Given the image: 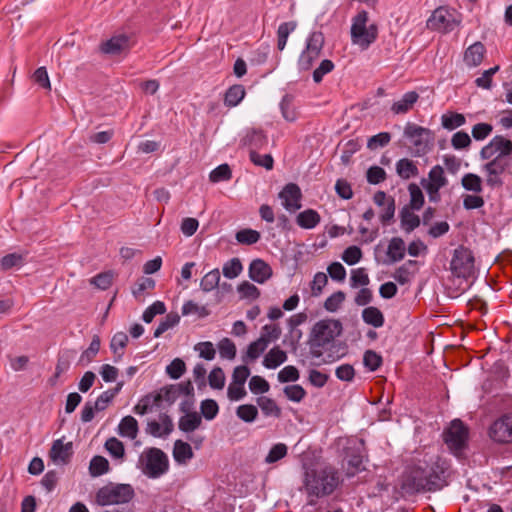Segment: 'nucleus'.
<instances>
[{"label": "nucleus", "mask_w": 512, "mask_h": 512, "mask_svg": "<svg viewBox=\"0 0 512 512\" xmlns=\"http://www.w3.org/2000/svg\"><path fill=\"white\" fill-rule=\"evenodd\" d=\"M468 435V427L459 419L453 420L443 432L445 444L456 456H459L467 447Z\"/></svg>", "instance_id": "nucleus-8"}, {"label": "nucleus", "mask_w": 512, "mask_h": 512, "mask_svg": "<svg viewBox=\"0 0 512 512\" xmlns=\"http://www.w3.org/2000/svg\"><path fill=\"white\" fill-rule=\"evenodd\" d=\"M100 349V338L96 335L93 337L89 347L81 354L80 362L82 364L90 363L97 355Z\"/></svg>", "instance_id": "nucleus-53"}, {"label": "nucleus", "mask_w": 512, "mask_h": 512, "mask_svg": "<svg viewBox=\"0 0 512 512\" xmlns=\"http://www.w3.org/2000/svg\"><path fill=\"white\" fill-rule=\"evenodd\" d=\"M267 345L265 344L263 339H257L251 342L248 347L245 355L242 357L243 362L248 363L250 361H254L267 349Z\"/></svg>", "instance_id": "nucleus-32"}, {"label": "nucleus", "mask_w": 512, "mask_h": 512, "mask_svg": "<svg viewBox=\"0 0 512 512\" xmlns=\"http://www.w3.org/2000/svg\"><path fill=\"white\" fill-rule=\"evenodd\" d=\"M200 409H201V413L203 414L204 418L207 420L214 419L219 412L218 404L213 399H206V400L202 401Z\"/></svg>", "instance_id": "nucleus-60"}, {"label": "nucleus", "mask_w": 512, "mask_h": 512, "mask_svg": "<svg viewBox=\"0 0 512 512\" xmlns=\"http://www.w3.org/2000/svg\"><path fill=\"white\" fill-rule=\"evenodd\" d=\"M281 336V328L277 324H266L262 327L259 339H263L268 346Z\"/></svg>", "instance_id": "nucleus-42"}, {"label": "nucleus", "mask_w": 512, "mask_h": 512, "mask_svg": "<svg viewBox=\"0 0 512 512\" xmlns=\"http://www.w3.org/2000/svg\"><path fill=\"white\" fill-rule=\"evenodd\" d=\"M118 431L123 437L135 439L138 434L137 420L132 416H125L118 426Z\"/></svg>", "instance_id": "nucleus-28"}, {"label": "nucleus", "mask_w": 512, "mask_h": 512, "mask_svg": "<svg viewBox=\"0 0 512 512\" xmlns=\"http://www.w3.org/2000/svg\"><path fill=\"white\" fill-rule=\"evenodd\" d=\"M421 184L424 188L430 190H440L448 184L444 169L440 165L431 168L428 173V179H422Z\"/></svg>", "instance_id": "nucleus-17"}, {"label": "nucleus", "mask_w": 512, "mask_h": 512, "mask_svg": "<svg viewBox=\"0 0 512 512\" xmlns=\"http://www.w3.org/2000/svg\"><path fill=\"white\" fill-rule=\"evenodd\" d=\"M72 443H63L62 439L53 442L49 457L56 464H67L72 456Z\"/></svg>", "instance_id": "nucleus-16"}, {"label": "nucleus", "mask_w": 512, "mask_h": 512, "mask_svg": "<svg viewBox=\"0 0 512 512\" xmlns=\"http://www.w3.org/2000/svg\"><path fill=\"white\" fill-rule=\"evenodd\" d=\"M226 377L221 367H214L208 375V383L212 389L221 390L225 386Z\"/></svg>", "instance_id": "nucleus-46"}, {"label": "nucleus", "mask_w": 512, "mask_h": 512, "mask_svg": "<svg viewBox=\"0 0 512 512\" xmlns=\"http://www.w3.org/2000/svg\"><path fill=\"white\" fill-rule=\"evenodd\" d=\"M260 237L261 236L258 231L249 229V228L242 229V230L238 231L235 235L236 240L240 244H245V245H252V244L257 243L260 240Z\"/></svg>", "instance_id": "nucleus-48"}, {"label": "nucleus", "mask_w": 512, "mask_h": 512, "mask_svg": "<svg viewBox=\"0 0 512 512\" xmlns=\"http://www.w3.org/2000/svg\"><path fill=\"white\" fill-rule=\"evenodd\" d=\"M296 28V22L290 21V22H284L279 25L277 30V48L278 50L282 51L284 50L288 37L291 32H293Z\"/></svg>", "instance_id": "nucleus-35"}, {"label": "nucleus", "mask_w": 512, "mask_h": 512, "mask_svg": "<svg viewBox=\"0 0 512 512\" xmlns=\"http://www.w3.org/2000/svg\"><path fill=\"white\" fill-rule=\"evenodd\" d=\"M338 484L339 475L332 466L307 470L304 479V489L308 495V505H316L315 498L331 494Z\"/></svg>", "instance_id": "nucleus-1"}, {"label": "nucleus", "mask_w": 512, "mask_h": 512, "mask_svg": "<svg viewBox=\"0 0 512 512\" xmlns=\"http://www.w3.org/2000/svg\"><path fill=\"white\" fill-rule=\"evenodd\" d=\"M105 449L113 458L123 461L125 456V448L120 440L115 437L107 439L105 442Z\"/></svg>", "instance_id": "nucleus-40"}, {"label": "nucleus", "mask_w": 512, "mask_h": 512, "mask_svg": "<svg viewBox=\"0 0 512 512\" xmlns=\"http://www.w3.org/2000/svg\"><path fill=\"white\" fill-rule=\"evenodd\" d=\"M362 319L366 324L375 328L382 327L384 324L383 313L374 306H369L362 311Z\"/></svg>", "instance_id": "nucleus-27"}, {"label": "nucleus", "mask_w": 512, "mask_h": 512, "mask_svg": "<svg viewBox=\"0 0 512 512\" xmlns=\"http://www.w3.org/2000/svg\"><path fill=\"white\" fill-rule=\"evenodd\" d=\"M180 321V316L177 313H169L166 315L163 321L160 322L158 327L154 331V337H160L168 329L176 326Z\"/></svg>", "instance_id": "nucleus-47"}, {"label": "nucleus", "mask_w": 512, "mask_h": 512, "mask_svg": "<svg viewBox=\"0 0 512 512\" xmlns=\"http://www.w3.org/2000/svg\"><path fill=\"white\" fill-rule=\"evenodd\" d=\"M485 52V46L481 42H475L466 49L464 62L469 67H476L483 61Z\"/></svg>", "instance_id": "nucleus-19"}, {"label": "nucleus", "mask_w": 512, "mask_h": 512, "mask_svg": "<svg viewBox=\"0 0 512 512\" xmlns=\"http://www.w3.org/2000/svg\"><path fill=\"white\" fill-rule=\"evenodd\" d=\"M415 264L416 261L408 260L395 270L393 278L401 285L409 283L414 275V272L411 271V267L415 266Z\"/></svg>", "instance_id": "nucleus-31"}, {"label": "nucleus", "mask_w": 512, "mask_h": 512, "mask_svg": "<svg viewBox=\"0 0 512 512\" xmlns=\"http://www.w3.org/2000/svg\"><path fill=\"white\" fill-rule=\"evenodd\" d=\"M412 210L413 209L405 206L400 211L401 228L407 233L412 232L420 225L419 216L416 215Z\"/></svg>", "instance_id": "nucleus-26"}, {"label": "nucleus", "mask_w": 512, "mask_h": 512, "mask_svg": "<svg viewBox=\"0 0 512 512\" xmlns=\"http://www.w3.org/2000/svg\"><path fill=\"white\" fill-rule=\"evenodd\" d=\"M220 357L227 360H233L236 357L237 349L235 343L229 338H223L218 342Z\"/></svg>", "instance_id": "nucleus-39"}, {"label": "nucleus", "mask_w": 512, "mask_h": 512, "mask_svg": "<svg viewBox=\"0 0 512 512\" xmlns=\"http://www.w3.org/2000/svg\"><path fill=\"white\" fill-rule=\"evenodd\" d=\"M408 191L410 195L409 208L413 210H420L424 205V195L420 187L415 183H410Z\"/></svg>", "instance_id": "nucleus-38"}, {"label": "nucleus", "mask_w": 512, "mask_h": 512, "mask_svg": "<svg viewBox=\"0 0 512 512\" xmlns=\"http://www.w3.org/2000/svg\"><path fill=\"white\" fill-rule=\"evenodd\" d=\"M139 467L144 475L156 479L168 471L169 460L161 449L155 447L148 448L140 455Z\"/></svg>", "instance_id": "nucleus-4"}, {"label": "nucleus", "mask_w": 512, "mask_h": 512, "mask_svg": "<svg viewBox=\"0 0 512 512\" xmlns=\"http://www.w3.org/2000/svg\"><path fill=\"white\" fill-rule=\"evenodd\" d=\"M201 422V417L197 413H188L180 418L179 429L183 432H192L200 426Z\"/></svg>", "instance_id": "nucleus-36"}, {"label": "nucleus", "mask_w": 512, "mask_h": 512, "mask_svg": "<svg viewBox=\"0 0 512 512\" xmlns=\"http://www.w3.org/2000/svg\"><path fill=\"white\" fill-rule=\"evenodd\" d=\"M108 460L100 455L94 456L89 464V473L92 477H99L109 472Z\"/></svg>", "instance_id": "nucleus-30"}, {"label": "nucleus", "mask_w": 512, "mask_h": 512, "mask_svg": "<svg viewBox=\"0 0 512 512\" xmlns=\"http://www.w3.org/2000/svg\"><path fill=\"white\" fill-rule=\"evenodd\" d=\"M436 479L437 477L430 471L415 468L409 477V486L416 492L433 491L438 488Z\"/></svg>", "instance_id": "nucleus-13"}, {"label": "nucleus", "mask_w": 512, "mask_h": 512, "mask_svg": "<svg viewBox=\"0 0 512 512\" xmlns=\"http://www.w3.org/2000/svg\"><path fill=\"white\" fill-rule=\"evenodd\" d=\"M321 221V217L316 210L306 209L300 212L296 217V223L303 229H313Z\"/></svg>", "instance_id": "nucleus-23"}, {"label": "nucleus", "mask_w": 512, "mask_h": 512, "mask_svg": "<svg viewBox=\"0 0 512 512\" xmlns=\"http://www.w3.org/2000/svg\"><path fill=\"white\" fill-rule=\"evenodd\" d=\"M287 360V353L275 346L269 350L263 360V365L268 369H275Z\"/></svg>", "instance_id": "nucleus-24"}, {"label": "nucleus", "mask_w": 512, "mask_h": 512, "mask_svg": "<svg viewBox=\"0 0 512 512\" xmlns=\"http://www.w3.org/2000/svg\"><path fill=\"white\" fill-rule=\"evenodd\" d=\"M243 270L242 263L239 258H232L227 261L222 268L223 275L228 279L238 277Z\"/></svg>", "instance_id": "nucleus-44"}, {"label": "nucleus", "mask_w": 512, "mask_h": 512, "mask_svg": "<svg viewBox=\"0 0 512 512\" xmlns=\"http://www.w3.org/2000/svg\"><path fill=\"white\" fill-rule=\"evenodd\" d=\"M194 456L190 444L182 440H177L174 443L173 457L178 464H187Z\"/></svg>", "instance_id": "nucleus-25"}, {"label": "nucleus", "mask_w": 512, "mask_h": 512, "mask_svg": "<svg viewBox=\"0 0 512 512\" xmlns=\"http://www.w3.org/2000/svg\"><path fill=\"white\" fill-rule=\"evenodd\" d=\"M324 42V35L320 31H314L309 35L306 46L298 58L297 64L300 71H307L313 67L320 58Z\"/></svg>", "instance_id": "nucleus-7"}, {"label": "nucleus", "mask_w": 512, "mask_h": 512, "mask_svg": "<svg viewBox=\"0 0 512 512\" xmlns=\"http://www.w3.org/2000/svg\"><path fill=\"white\" fill-rule=\"evenodd\" d=\"M460 23V19L455 10L445 7H439L427 20V27L431 30H437L443 33L452 31Z\"/></svg>", "instance_id": "nucleus-10"}, {"label": "nucleus", "mask_w": 512, "mask_h": 512, "mask_svg": "<svg viewBox=\"0 0 512 512\" xmlns=\"http://www.w3.org/2000/svg\"><path fill=\"white\" fill-rule=\"evenodd\" d=\"M404 137L409 142V148L414 156H423L429 150L432 133L429 129L408 122L404 128Z\"/></svg>", "instance_id": "nucleus-6"}, {"label": "nucleus", "mask_w": 512, "mask_h": 512, "mask_svg": "<svg viewBox=\"0 0 512 512\" xmlns=\"http://www.w3.org/2000/svg\"><path fill=\"white\" fill-rule=\"evenodd\" d=\"M127 343V334L124 332H118L112 337L110 348L114 354L118 355V357H121L123 355V351Z\"/></svg>", "instance_id": "nucleus-52"}, {"label": "nucleus", "mask_w": 512, "mask_h": 512, "mask_svg": "<svg viewBox=\"0 0 512 512\" xmlns=\"http://www.w3.org/2000/svg\"><path fill=\"white\" fill-rule=\"evenodd\" d=\"M363 256L362 250L355 245L347 247L342 253V260L348 265L358 263Z\"/></svg>", "instance_id": "nucleus-56"}, {"label": "nucleus", "mask_w": 512, "mask_h": 512, "mask_svg": "<svg viewBox=\"0 0 512 512\" xmlns=\"http://www.w3.org/2000/svg\"><path fill=\"white\" fill-rule=\"evenodd\" d=\"M245 143L251 150L261 149L267 143V138L262 131L253 130L246 135Z\"/></svg>", "instance_id": "nucleus-49"}, {"label": "nucleus", "mask_w": 512, "mask_h": 512, "mask_svg": "<svg viewBox=\"0 0 512 512\" xmlns=\"http://www.w3.org/2000/svg\"><path fill=\"white\" fill-rule=\"evenodd\" d=\"M492 141L496 142V157L502 158V160H509L508 156L512 153V141L503 136H495Z\"/></svg>", "instance_id": "nucleus-37"}, {"label": "nucleus", "mask_w": 512, "mask_h": 512, "mask_svg": "<svg viewBox=\"0 0 512 512\" xmlns=\"http://www.w3.org/2000/svg\"><path fill=\"white\" fill-rule=\"evenodd\" d=\"M418 99L419 94L417 92L409 91L405 93L401 99L393 103L391 111L394 114H406L413 108Z\"/></svg>", "instance_id": "nucleus-20"}, {"label": "nucleus", "mask_w": 512, "mask_h": 512, "mask_svg": "<svg viewBox=\"0 0 512 512\" xmlns=\"http://www.w3.org/2000/svg\"><path fill=\"white\" fill-rule=\"evenodd\" d=\"M257 404L265 416H281V409L273 399L261 396L257 398Z\"/></svg>", "instance_id": "nucleus-34"}, {"label": "nucleus", "mask_w": 512, "mask_h": 512, "mask_svg": "<svg viewBox=\"0 0 512 512\" xmlns=\"http://www.w3.org/2000/svg\"><path fill=\"white\" fill-rule=\"evenodd\" d=\"M236 415L242 421L251 423L256 420L258 416V409L252 404H243L237 407Z\"/></svg>", "instance_id": "nucleus-45"}, {"label": "nucleus", "mask_w": 512, "mask_h": 512, "mask_svg": "<svg viewBox=\"0 0 512 512\" xmlns=\"http://www.w3.org/2000/svg\"><path fill=\"white\" fill-rule=\"evenodd\" d=\"M334 69V63L329 59H324L319 66L313 71V80L320 83L323 77Z\"/></svg>", "instance_id": "nucleus-62"}, {"label": "nucleus", "mask_w": 512, "mask_h": 512, "mask_svg": "<svg viewBox=\"0 0 512 512\" xmlns=\"http://www.w3.org/2000/svg\"><path fill=\"white\" fill-rule=\"evenodd\" d=\"M249 389L254 394H264L270 389L269 383L261 376H252L249 381Z\"/></svg>", "instance_id": "nucleus-58"}, {"label": "nucleus", "mask_w": 512, "mask_h": 512, "mask_svg": "<svg viewBox=\"0 0 512 512\" xmlns=\"http://www.w3.org/2000/svg\"><path fill=\"white\" fill-rule=\"evenodd\" d=\"M475 259L470 249L459 246L454 250L450 270L458 278L468 279L474 275Z\"/></svg>", "instance_id": "nucleus-9"}, {"label": "nucleus", "mask_w": 512, "mask_h": 512, "mask_svg": "<svg viewBox=\"0 0 512 512\" xmlns=\"http://www.w3.org/2000/svg\"><path fill=\"white\" fill-rule=\"evenodd\" d=\"M113 282V273L102 272L90 279V283L101 290H107Z\"/></svg>", "instance_id": "nucleus-59"}, {"label": "nucleus", "mask_w": 512, "mask_h": 512, "mask_svg": "<svg viewBox=\"0 0 512 512\" xmlns=\"http://www.w3.org/2000/svg\"><path fill=\"white\" fill-rule=\"evenodd\" d=\"M363 362L370 371H376L382 365V357L375 351L367 350L364 353Z\"/></svg>", "instance_id": "nucleus-63"}, {"label": "nucleus", "mask_w": 512, "mask_h": 512, "mask_svg": "<svg viewBox=\"0 0 512 512\" xmlns=\"http://www.w3.org/2000/svg\"><path fill=\"white\" fill-rule=\"evenodd\" d=\"M248 273L250 279L259 284H264L272 277L273 270L264 260L254 259L249 265Z\"/></svg>", "instance_id": "nucleus-15"}, {"label": "nucleus", "mask_w": 512, "mask_h": 512, "mask_svg": "<svg viewBox=\"0 0 512 512\" xmlns=\"http://www.w3.org/2000/svg\"><path fill=\"white\" fill-rule=\"evenodd\" d=\"M344 300L345 293L342 291H337L326 299L324 308L329 312H335L338 310Z\"/></svg>", "instance_id": "nucleus-64"}, {"label": "nucleus", "mask_w": 512, "mask_h": 512, "mask_svg": "<svg viewBox=\"0 0 512 512\" xmlns=\"http://www.w3.org/2000/svg\"><path fill=\"white\" fill-rule=\"evenodd\" d=\"M134 496V488L130 484L108 483L97 490L95 502L99 506L121 505L130 502Z\"/></svg>", "instance_id": "nucleus-3"}, {"label": "nucleus", "mask_w": 512, "mask_h": 512, "mask_svg": "<svg viewBox=\"0 0 512 512\" xmlns=\"http://www.w3.org/2000/svg\"><path fill=\"white\" fill-rule=\"evenodd\" d=\"M491 439L500 444L512 443V413L502 415L489 428Z\"/></svg>", "instance_id": "nucleus-11"}, {"label": "nucleus", "mask_w": 512, "mask_h": 512, "mask_svg": "<svg viewBox=\"0 0 512 512\" xmlns=\"http://www.w3.org/2000/svg\"><path fill=\"white\" fill-rule=\"evenodd\" d=\"M397 175L403 180H409L419 174L416 163L408 158H402L395 165Z\"/></svg>", "instance_id": "nucleus-22"}, {"label": "nucleus", "mask_w": 512, "mask_h": 512, "mask_svg": "<svg viewBox=\"0 0 512 512\" xmlns=\"http://www.w3.org/2000/svg\"><path fill=\"white\" fill-rule=\"evenodd\" d=\"M129 48V38L124 35H116L101 44V51L105 54L117 55Z\"/></svg>", "instance_id": "nucleus-18"}, {"label": "nucleus", "mask_w": 512, "mask_h": 512, "mask_svg": "<svg viewBox=\"0 0 512 512\" xmlns=\"http://www.w3.org/2000/svg\"><path fill=\"white\" fill-rule=\"evenodd\" d=\"M166 312L165 304L161 301H156L150 305L143 313L142 319L146 323L152 322L156 315H161Z\"/></svg>", "instance_id": "nucleus-57"}, {"label": "nucleus", "mask_w": 512, "mask_h": 512, "mask_svg": "<svg viewBox=\"0 0 512 512\" xmlns=\"http://www.w3.org/2000/svg\"><path fill=\"white\" fill-rule=\"evenodd\" d=\"M287 446L283 443L275 444L267 454L265 458V462L267 464L275 463L287 455Z\"/></svg>", "instance_id": "nucleus-54"}, {"label": "nucleus", "mask_w": 512, "mask_h": 512, "mask_svg": "<svg viewBox=\"0 0 512 512\" xmlns=\"http://www.w3.org/2000/svg\"><path fill=\"white\" fill-rule=\"evenodd\" d=\"M509 160H502V158L495 157L483 166V171L486 175V184L491 188H498L503 185L502 175L509 167Z\"/></svg>", "instance_id": "nucleus-12"}, {"label": "nucleus", "mask_w": 512, "mask_h": 512, "mask_svg": "<svg viewBox=\"0 0 512 512\" xmlns=\"http://www.w3.org/2000/svg\"><path fill=\"white\" fill-rule=\"evenodd\" d=\"M377 35V26L375 24L368 25V13L366 11H360L353 18L351 26L352 43L364 50L376 40Z\"/></svg>", "instance_id": "nucleus-5"}, {"label": "nucleus", "mask_w": 512, "mask_h": 512, "mask_svg": "<svg viewBox=\"0 0 512 512\" xmlns=\"http://www.w3.org/2000/svg\"><path fill=\"white\" fill-rule=\"evenodd\" d=\"M245 96V89L242 85H233L225 93L224 103L228 107L237 106Z\"/></svg>", "instance_id": "nucleus-33"}, {"label": "nucleus", "mask_w": 512, "mask_h": 512, "mask_svg": "<svg viewBox=\"0 0 512 512\" xmlns=\"http://www.w3.org/2000/svg\"><path fill=\"white\" fill-rule=\"evenodd\" d=\"M220 281V271L219 269H213L201 279L200 287L204 292H210L214 290Z\"/></svg>", "instance_id": "nucleus-41"}, {"label": "nucleus", "mask_w": 512, "mask_h": 512, "mask_svg": "<svg viewBox=\"0 0 512 512\" xmlns=\"http://www.w3.org/2000/svg\"><path fill=\"white\" fill-rule=\"evenodd\" d=\"M406 245L402 238L393 237L388 244L386 255L391 263L399 262L405 257Z\"/></svg>", "instance_id": "nucleus-21"}, {"label": "nucleus", "mask_w": 512, "mask_h": 512, "mask_svg": "<svg viewBox=\"0 0 512 512\" xmlns=\"http://www.w3.org/2000/svg\"><path fill=\"white\" fill-rule=\"evenodd\" d=\"M194 350L199 353V357L211 361L216 356L214 345L210 341L199 342L194 346Z\"/></svg>", "instance_id": "nucleus-51"}, {"label": "nucleus", "mask_w": 512, "mask_h": 512, "mask_svg": "<svg viewBox=\"0 0 512 512\" xmlns=\"http://www.w3.org/2000/svg\"><path fill=\"white\" fill-rule=\"evenodd\" d=\"M343 327L339 320L323 319L316 322L312 328L309 345L312 357L319 358L322 356L323 348L333 342L336 337L340 336Z\"/></svg>", "instance_id": "nucleus-2"}, {"label": "nucleus", "mask_w": 512, "mask_h": 512, "mask_svg": "<svg viewBox=\"0 0 512 512\" xmlns=\"http://www.w3.org/2000/svg\"><path fill=\"white\" fill-rule=\"evenodd\" d=\"M182 315H197L199 318H203L209 315V311L205 306H199L197 303L189 300L183 304Z\"/></svg>", "instance_id": "nucleus-50"}, {"label": "nucleus", "mask_w": 512, "mask_h": 512, "mask_svg": "<svg viewBox=\"0 0 512 512\" xmlns=\"http://www.w3.org/2000/svg\"><path fill=\"white\" fill-rule=\"evenodd\" d=\"M279 197L282 199L283 206L290 212H294L301 208V191L300 188L294 184H287L280 192Z\"/></svg>", "instance_id": "nucleus-14"}, {"label": "nucleus", "mask_w": 512, "mask_h": 512, "mask_svg": "<svg viewBox=\"0 0 512 512\" xmlns=\"http://www.w3.org/2000/svg\"><path fill=\"white\" fill-rule=\"evenodd\" d=\"M466 123V118L463 114L456 112H448L441 116V124L443 128L451 131Z\"/></svg>", "instance_id": "nucleus-29"}, {"label": "nucleus", "mask_w": 512, "mask_h": 512, "mask_svg": "<svg viewBox=\"0 0 512 512\" xmlns=\"http://www.w3.org/2000/svg\"><path fill=\"white\" fill-rule=\"evenodd\" d=\"M461 184L465 190L472 191L474 193H480L482 191V179L476 174H465L461 179Z\"/></svg>", "instance_id": "nucleus-43"}, {"label": "nucleus", "mask_w": 512, "mask_h": 512, "mask_svg": "<svg viewBox=\"0 0 512 512\" xmlns=\"http://www.w3.org/2000/svg\"><path fill=\"white\" fill-rule=\"evenodd\" d=\"M210 181L217 183L231 178V169L227 164H221L210 173Z\"/></svg>", "instance_id": "nucleus-61"}, {"label": "nucleus", "mask_w": 512, "mask_h": 512, "mask_svg": "<svg viewBox=\"0 0 512 512\" xmlns=\"http://www.w3.org/2000/svg\"><path fill=\"white\" fill-rule=\"evenodd\" d=\"M186 371V364L180 358H175L166 367V373L172 379H179Z\"/></svg>", "instance_id": "nucleus-55"}]
</instances>
